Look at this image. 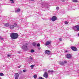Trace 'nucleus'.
Here are the masks:
<instances>
[{"label":"nucleus","mask_w":79,"mask_h":79,"mask_svg":"<svg viewBox=\"0 0 79 79\" xmlns=\"http://www.w3.org/2000/svg\"><path fill=\"white\" fill-rule=\"evenodd\" d=\"M10 36L12 40H13L18 39L19 35H18V34L17 33H12L10 34Z\"/></svg>","instance_id":"1"},{"label":"nucleus","mask_w":79,"mask_h":79,"mask_svg":"<svg viewBox=\"0 0 79 79\" xmlns=\"http://www.w3.org/2000/svg\"><path fill=\"white\" fill-rule=\"evenodd\" d=\"M57 19V17H56V16H53L51 19V20L52 21H55Z\"/></svg>","instance_id":"2"},{"label":"nucleus","mask_w":79,"mask_h":79,"mask_svg":"<svg viewBox=\"0 0 79 79\" xmlns=\"http://www.w3.org/2000/svg\"><path fill=\"white\" fill-rule=\"evenodd\" d=\"M43 77H44L45 78L47 79V78H48V73L47 72L44 73L43 75Z\"/></svg>","instance_id":"3"},{"label":"nucleus","mask_w":79,"mask_h":79,"mask_svg":"<svg viewBox=\"0 0 79 79\" xmlns=\"http://www.w3.org/2000/svg\"><path fill=\"white\" fill-rule=\"evenodd\" d=\"M15 79H18L19 77V74L18 73H16L15 74Z\"/></svg>","instance_id":"4"},{"label":"nucleus","mask_w":79,"mask_h":79,"mask_svg":"<svg viewBox=\"0 0 79 79\" xmlns=\"http://www.w3.org/2000/svg\"><path fill=\"white\" fill-rule=\"evenodd\" d=\"M45 53V54H47V55H50V51L48 50H46L44 52Z\"/></svg>","instance_id":"5"},{"label":"nucleus","mask_w":79,"mask_h":79,"mask_svg":"<svg viewBox=\"0 0 79 79\" xmlns=\"http://www.w3.org/2000/svg\"><path fill=\"white\" fill-rule=\"evenodd\" d=\"M71 49L73 51H77V48L74 47H72Z\"/></svg>","instance_id":"6"},{"label":"nucleus","mask_w":79,"mask_h":79,"mask_svg":"<svg viewBox=\"0 0 79 79\" xmlns=\"http://www.w3.org/2000/svg\"><path fill=\"white\" fill-rule=\"evenodd\" d=\"M71 56H72L70 54H68L67 55V58H71Z\"/></svg>","instance_id":"7"},{"label":"nucleus","mask_w":79,"mask_h":79,"mask_svg":"<svg viewBox=\"0 0 79 79\" xmlns=\"http://www.w3.org/2000/svg\"><path fill=\"white\" fill-rule=\"evenodd\" d=\"M50 44H51V42H50V41H47L45 44V45H50Z\"/></svg>","instance_id":"8"},{"label":"nucleus","mask_w":79,"mask_h":79,"mask_svg":"<svg viewBox=\"0 0 79 79\" xmlns=\"http://www.w3.org/2000/svg\"><path fill=\"white\" fill-rule=\"evenodd\" d=\"M10 29H14L15 28V26L13 25H10Z\"/></svg>","instance_id":"9"},{"label":"nucleus","mask_w":79,"mask_h":79,"mask_svg":"<svg viewBox=\"0 0 79 79\" xmlns=\"http://www.w3.org/2000/svg\"><path fill=\"white\" fill-rule=\"evenodd\" d=\"M75 28H76L77 31H79V25H76L75 26Z\"/></svg>","instance_id":"10"},{"label":"nucleus","mask_w":79,"mask_h":79,"mask_svg":"<svg viewBox=\"0 0 79 79\" xmlns=\"http://www.w3.org/2000/svg\"><path fill=\"white\" fill-rule=\"evenodd\" d=\"M20 11H21L20 9H18L17 11H15V13H18V12H19Z\"/></svg>","instance_id":"11"},{"label":"nucleus","mask_w":79,"mask_h":79,"mask_svg":"<svg viewBox=\"0 0 79 79\" xmlns=\"http://www.w3.org/2000/svg\"><path fill=\"white\" fill-rule=\"evenodd\" d=\"M6 27H8V26H10V24H9L8 23H6L5 25H4Z\"/></svg>","instance_id":"12"},{"label":"nucleus","mask_w":79,"mask_h":79,"mask_svg":"<svg viewBox=\"0 0 79 79\" xmlns=\"http://www.w3.org/2000/svg\"><path fill=\"white\" fill-rule=\"evenodd\" d=\"M37 77V75H35L33 76V77L34 79H36V78Z\"/></svg>","instance_id":"13"},{"label":"nucleus","mask_w":79,"mask_h":79,"mask_svg":"<svg viewBox=\"0 0 79 79\" xmlns=\"http://www.w3.org/2000/svg\"><path fill=\"white\" fill-rule=\"evenodd\" d=\"M10 2H11V3H14V0H10Z\"/></svg>","instance_id":"14"},{"label":"nucleus","mask_w":79,"mask_h":79,"mask_svg":"<svg viewBox=\"0 0 79 79\" xmlns=\"http://www.w3.org/2000/svg\"><path fill=\"white\" fill-rule=\"evenodd\" d=\"M35 52V51L34 49H31V53H34Z\"/></svg>","instance_id":"15"},{"label":"nucleus","mask_w":79,"mask_h":79,"mask_svg":"<svg viewBox=\"0 0 79 79\" xmlns=\"http://www.w3.org/2000/svg\"><path fill=\"white\" fill-rule=\"evenodd\" d=\"M60 64L61 65H64V62H60Z\"/></svg>","instance_id":"16"},{"label":"nucleus","mask_w":79,"mask_h":79,"mask_svg":"<svg viewBox=\"0 0 79 79\" xmlns=\"http://www.w3.org/2000/svg\"><path fill=\"white\" fill-rule=\"evenodd\" d=\"M4 75V74H3V73H0V76H3Z\"/></svg>","instance_id":"17"},{"label":"nucleus","mask_w":79,"mask_h":79,"mask_svg":"<svg viewBox=\"0 0 79 79\" xmlns=\"http://www.w3.org/2000/svg\"><path fill=\"white\" fill-rule=\"evenodd\" d=\"M36 43H33V46H35V45H36Z\"/></svg>","instance_id":"18"},{"label":"nucleus","mask_w":79,"mask_h":79,"mask_svg":"<svg viewBox=\"0 0 79 79\" xmlns=\"http://www.w3.org/2000/svg\"><path fill=\"white\" fill-rule=\"evenodd\" d=\"M64 23L65 24H68V22H67V21L65 22Z\"/></svg>","instance_id":"19"},{"label":"nucleus","mask_w":79,"mask_h":79,"mask_svg":"<svg viewBox=\"0 0 79 79\" xmlns=\"http://www.w3.org/2000/svg\"><path fill=\"white\" fill-rule=\"evenodd\" d=\"M26 71H27V70H26V69H24L23 70V73H25V72H26Z\"/></svg>","instance_id":"20"},{"label":"nucleus","mask_w":79,"mask_h":79,"mask_svg":"<svg viewBox=\"0 0 79 79\" xmlns=\"http://www.w3.org/2000/svg\"><path fill=\"white\" fill-rule=\"evenodd\" d=\"M53 70H51V71L49 70L48 71L49 73H53Z\"/></svg>","instance_id":"21"},{"label":"nucleus","mask_w":79,"mask_h":79,"mask_svg":"<svg viewBox=\"0 0 79 79\" xmlns=\"http://www.w3.org/2000/svg\"><path fill=\"white\" fill-rule=\"evenodd\" d=\"M40 44L38 43L37 44V47H40Z\"/></svg>","instance_id":"22"},{"label":"nucleus","mask_w":79,"mask_h":79,"mask_svg":"<svg viewBox=\"0 0 79 79\" xmlns=\"http://www.w3.org/2000/svg\"><path fill=\"white\" fill-rule=\"evenodd\" d=\"M34 66H35L34 65H32L30 66V67L33 68L34 67Z\"/></svg>","instance_id":"23"},{"label":"nucleus","mask_w":79,"mask_h":79,"mask_svg":"<svg viewBox=\"0 0 79 79\" xmlns=\"http://www.w3.org/2000/svg\"><path fill=\"white\" fill-rule=\"evenodd\" d=\"M73 2H77V0H73Z\"/></svg>","instance_id":"24"},{"label":"nucleus","mask_w":79,"mask_h":79,"mask_svg":"<svg viewBox=\"0 0 79 79\" xmlns=\"http://www.w3.org/2000/svg\"><path fill=\"white\" fill-rule=\"evenodd\" d=\"M60 8L59 7H56V9L57 10H59Z\"/></svg>","instance_id":"25"},{"label":"nucleus","mask_w":79,"mask_h":79,"mask_svg":"<svg viewBox=\"0 0 79 79\" xmlns=\"http://www.w3.org/2000/svg\"><path fill=\"white\" fill-rule=\"evenodd\" d=\"M64 64H66V63H67V61H64Z\"/></svg>","instance_id":"26"},{"label":"nucleus","mask_w":79,"mask_h":79,"mask_svg":"<svg viewBox=\"0 0 79 79\" xmlns=\"http://www.w3.org/2000/svg\"><path fill=\"white\" fill-rule=\"evenodd\" d=\"M22 66L21 65H20L19 66H18V68H20Z\"/></svg>","instance_id":"27"},{"label":"nucleus","mask_w":79,"mask_h":79,"mask_svg":"<svg viewBox=\"0 0 79 79\" xmlns=\"http://www.w3.org/2000/svg\"><path fill=\"white\" fill-rule=\"evenodd\" d=\"M0 39H1V40H3V38H2V37H1V38H0Z\"/></svg>","instance_id":"28"},{"label":"nucleus","mask_w":79,"mask_h":79,"mask_svg":"<svg viewBox=\"0 0 79 79\" xmlns=\"http://www.w3.org/2000/svg\"><path fill=\"white\" fill-rule=\"evenodd\" d=\"M59 40L60 41H61V40H62V39H61V38H59Z\"/></svg>","instance_id":"29"},{"label":"nucleus","mask_w":79,"mask_h":79,"mask_svg":"<svg viewBox=\"0 0 79 79\" xmlns=\"http://www.w3.org/2000/svg\"><path fill=\"white\" fill-rule=\"evenodd\" d=\"M14 24V25H15V26H17V24H16V23H15Z\"/></svg>","instance_id":"30"},{"label":"nucleus","mask_w":79,"mask_h":79,"mask_svg":"<svg viewBox=\"0 0 79 79\" xmlns=\"http://www.w3.org/2000/svg\"><path fill=\"white\" fill-rule=\"evenodd\" d=\"M7 56H8V57L10 56V55H7Z\"/></svg>","instance_id":"31"},{"label":"nucleus","mask_w":79,"mask_h":79,"mask_svg":"<svg viewBox=\"0 0 79 79\" xmlns=\"http://www.w3.org/2000/svg\"><path fill=\"white\" fill-rule=\"evenodd\" d=\"M65 52L66 53H67V52H68V51H67V50L65 51Z\"/></svg>","instance_id":"32"},{"label":"nucleus","mask_w":79,"mask_h":79,"mask_svg":"<svg viewBox=\"0 0 79 79\" xmlns=\"http://www.w3.org/2000/svg\"><path fill=\"white\" fill-rule=\"evenodd\" d=\"M62 2H64V0H62Z\"/></svg>","instance_id":"33"},{"label":"nucleus","mask_w":79,"mask_h":79,"mask_svg":"<svg viewBox=\"0 0 79 79\" xmlns=\"http://www.w3.org/2000/svg\"><path fill=\"white\" fill-rule=\"evenodd\" d=\"M30 1H34V0H29Z\"/></svg>","instance_id":"34"},{"label":"nucleus","mask_w":79,"mask_h":79,"mask_svg":"<svg viewBox=\"0 0 79 79\" xmlns=\"http://www.w3.org/2000/svg\"><path fill=\"white\" fill-rule=\"evenodd\" d=\"M18 53H20V52H18Z\"/></svg>","instance_id":"35"},{"label":"nucleus","mask_w":79,"mask_h":79,"mask_svg":"<svg viewBox=\"0 0 79 79\" xmlns=\"http://www.w3.org/2000/svg\"><path fill=\"white\" fill-rule=\"evenodd\" d=\"M25 47H26V48H27V46H25Z\"/></svg>","instance_id":"36"},{"label":"nucleus","mask_w":79,"mask_h":79,"mask_svg":"<svg viewBox=\"0 0 79 79\" xmlns=\"http://www.w3.org/2000/svg\"><path fill=\"white\" fill-rule=\"evenodd\" d=\"M39 50H40V48H39Z\"/></svg>","instance_id":"37"},{"label":"nucleus","mask_w":79,"mask_h":79,"mask_svg":"<svg viewBox=\"0 0 79 79\" xmlns=\"http://www.w3.org/2000/svg\"><path fill=\"white\" fill-rule=\"evenodd\" d=\"M31 59H32V57H31Z\"/></svg>","instance_id":"38"},{"label":"nucleus","mask_w":79,"mask_h":79,"mask_svg":"<svg viewBox=\"0 0 79 79\" xmlns=\"http://www.w3.org/2000/svg\"><path fill=\"white\" fill-rule=\"evenodd\" d=\"M0 79H2L1 78H0Z\"/></svg>","instance_id":"39"}]
</instances>
